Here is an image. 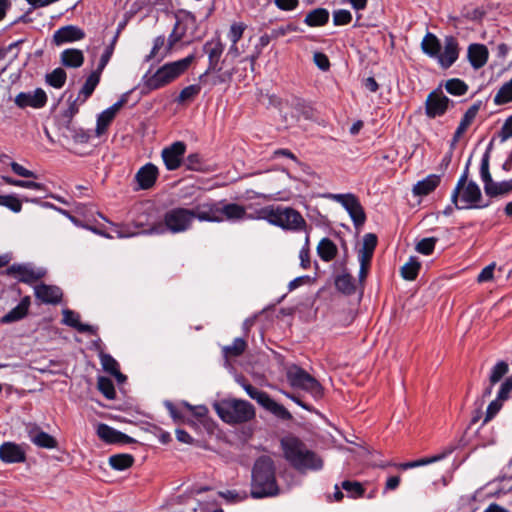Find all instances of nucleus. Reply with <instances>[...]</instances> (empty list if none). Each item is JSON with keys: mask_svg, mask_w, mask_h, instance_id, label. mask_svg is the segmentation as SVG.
Segmentation results:
<instances>
[{"mask_svg": "<svg viewBox=\"0 0 512 512\" xmlns=\"http://www.w3.org/2000/svg\"><path fill=\"white\" fill-rule=\"evenodd\" d=\"M341 488L353 499L362 498L365 493L364 486L358 481L344 480L341 482Z\"/></svg>", "mask_w": 512, "mask_h": 512, "instance_id": "nucleus-47", "label": "nucleus"}, {"mask_svg": "<svg viewBox=\"0 0 512 512\" xmlns=\"http://www.w3.org/2000/svg\"><path fill=\"white\" fill-rule=\"evenodd\" d=\"M332 16L335 26L348 25L352 21V14L347 9L334 10Z\"/></svg>", "mask_w": 512, "mask_h": 512, "instance_id": "nucleus-62", "label": "nucleus"}, {"mask_svg": "<svg viewBox=\"0 0 512 512\" xmlns=\"http://www.w3.org/2000/svg\"><path fill=\"white\" fill-rule=\"evenodd\" d=\"M459 57V46L457 40L450 36L445 39L444 51L439 53L438 62L442 68L448 69Z\"/></svg>", "mask_w": 512, "mask_h": 512, "instance_id": "nucleus-22", "label": "nucleus"}, {"mask_svg": "<svg viewBox=\"0 0 512 512\" xmlns=\"http://www.w3.org/2000/svg\"><path fill=\"white\" fill-rule=\"evenodd\" d=\"M334 284L336 289L345 295H352L356 291L355 281L348 273L336 276Z\"/></svg>", "mask_w": 512, "mask_h": 512, "instance_id": "nucleus-39", "label": "nucleus"}, {"mask_svg": "<svg viewBox=\"0 0 512 512\" xmlns=\"http://www.w3.org/2000/svg\"><path fill=\"white\" fill-rule=\"evenodd\" d=\"M440 181V176L435 174L428 175L414 185L412 190L413 194L416 196H426L438 187Z\"/></svg>", "mask_w": 512, "mask_h": 512, "instance_id": "nucleus-29", "label": "nucleus"}, {"mask_svg": "<svg viewBox=\"0 0 512 512\" xmlns=\"http://www.w3.org/2000/svg\"><path fill=\"white\" fill-rule=\"evenodd\" d=\"M114 118L115 117L112 114H110L106 109L102 111L97 117L95 129L96 135H103L107 131L110 124L113 122Z\"/></svg>", "mask_w": 512, "mask_h": 512, "instance_id": "nucleus-54", "label": "nucleus"}, {"mask_svg": "<svg viewBox=\"0 0 512 512\" xmlns=\"http://www.w3.org/2000/svg\"><path fill=\"white\" fill-rule=\"evenodd\" d=\"M241 386L249 395V397L252 398L253 400H256L257 403L260 404L261 406H263L267 399L270 397L268 393L257 389L256 387H254L253 385L246 381H243L241 383Z\"/></svg>", "mask_w": 512, "mask_h": 512, "instance_id": "nucleus-52", "label": "nucleus"}, {"mask_svg": "<svg viewBox=\"0 0 512 512\" xmlns=\"http://www.w3.org/2000/svg\"><path fill=\"white\" fill-rule=\"evenodd\" d=\"M118 39V33L113 37L112 42L105 48L103 54L101 55L100 61L98 63V66L95 70L99 72H103L106 65L109 63L115 49V44Z\"/></svg>", "mask_w": 512, "mask_h": 512, "instance_id": "nucleus-57", "label": "nucleus"}, {"mask_svg": "<svg viewBox=\"0 0 512 512\" xmlns=\"http://www.w3.org/2000/svg\"><path fill=\"white\" fill-rule=\"evenodd\" d=\"M441 48V42L437 36L431 32H427L421 42L423 53L431 58H438Z\"/></svg>", "mask_w": 512, "mask_h": 512, "instance_id": "nucleus-32", "label": "nucleus"}, {"mask_svg": "<svg viewBox=\"0 0 512 512\" xmlns=\"http://www.w3.org/2000/svg\"><path fill=\"white\" fill-rule=\"evenodd\" d=\"M31 300L29 296H25L21 299L19 304L11 309L7 314L1 318L2 324H9L17 322L26 317L29 311Z\"/></svg>", "mask_w": 512, "mask_h": 512, "instance_id": "nucleus-26", "label": "nucleus"}, {"mask_svg": "<svg viewBox=\"0 0 512 512\" xmlns=\"http://www.w3.org/2000/svg\"><path fill=\"white\" fill-rule=\"evenodd\" d=\"M205 213L203 202L192 208L173 207L163 215V224L172 234H179L190 230L195 220L205 222L201 215Z\"/></svg>", "mask_w": 512, "mask_h": 512, "instance_id": "nucleus-5", "label": "nucleus"}, {"mask_svg": "<svg viewBox=\"0 0 512 512\" xmlns=\"http://www.w3.org/2000/svg\"><path fill=\"white\" fill-rule=\"evenodd\" d=\"M85 38V32L74 25H66L60 27L53 34V42L55 45L60 46L65 43L80 41Z\"/></svg>", "mask_w": 512, "mask_h": 512, "instance_id": "nucleus-20", "label": "nucleus"}, {"mask_svg": "<svg viewBox=\"0 0 512 512\" xmlns=\"http://www.w3.org/2000/svg\"><path fill=\"white\" fill-rule=\"evenodd\" d=\"M63 320L62 322L76 329L80 333H89L91 335H96L98 328L89 324H84L80 321V315L70 309H64L63 312Z\"/></svg>", "mask_w": 512, "mask_h": 512, "instance_id": "nucleus-24", "label": "nucleus"}, {"mask_svg": "<svg viewBox=\"0 0 512 512\" xmlns=\"http://www.w3.org/2000/svg\"><path fill=\"white\" fill-rule=\"evenodd\" d=\"M109 465L117 471H123L130 467L135 462L134 456L128 453L114 454L109 457Z\"/></svg>", "mask_w": 512, "mask_h": 512, "instance_id": "nucleus-37", "label": "nucleus"}, {"mask_svg": "<svg viewBox=\"0 0 512 512\" xmlns=\"http://www.w3.org/2000/svg\"><path fill=\"white\" fill-rule=\"evenodd\" d=\"M25 431L29 440L39 448L56 449L58 447L57 439L43 431L42 428L35 423L26 424Z\"/></svg>", "mask_w": 512, "mask_h": 512, "instance_id": "nucleus-14", "label": "nucleus"}, {"mask_svg": "<svg viewBox=\"0 0 512 512\" xmlns=\"http://www.w3.org/2000/svg\"><path fill=\"white\" fill-rule=\"evenodd\" d=\"M255 218L266 220L271 225L283 230L300 232L307 230L306 220L300 212L292 207L268 205L255 211Z\"/></svg>", "mask_w": 512, "mask_h": 512, "instance_id": "nucleus-3", "label": "nucleus"}, {"mask_svg": "<svg viewBox=\"0 0 512 512\" xmlns=\"http://www.w3.org/2000/svg\"><path fill=\"white\" fill-rule=\"evenodd\" d=\"M289 384L309 393L315 400L324 396V388L320 382L300 366H291L286 373Z\"/></svg>", "mask_w": 512, "mask_h": 512, "instance_id": "nucleus-8", "label": "nucleus"}, {"mask_svg": "<svg viewBox=\"0 0 512 512\" xmlns=\"http://www.w3.org/2000/svg\"><path fill=\"white\" fill-rule=\"evenodd\" d=\"M490 202L482 203V192L479 185L471 180L467 185L461 189L457 206L454 207L458 210L462 209H483L487 208Z\"/></svg>", "mask_w": 512, "mask_h": 512, "instance_id": "nucleus-11", "label": "nucleus"}, {"mask_svg": "<svg viewBox=\"0 0 512 512\" xmlns=\"http://www.w3.org/2000/svg\"><path fill=\"white\" fill-rule=\"evenodd\" d=\"M292 107L305 119H311L313 117L312 107L301 98H294L292 101Z\"/></svg>", "mask_w": 512, "mask_h": 512, "instance_id": "nucleus-58", "label": "nucleus"}, {"mask_svg": "<svg viewBox=\"0 0 512 512\" xmlns=\"http://www.w3.org/2000/svg\"><path fill=\"white\" fill-rule=\"evenodd\" d=\"M453 105V101H451L441 90V87L436 88L432 92H430L425 101V113L426 116L430 119H434L436 117L443 116L449 105Z\"/></svg>", "mask_w": 512, "mask_h": 512, "instance_id": "nucleus-13", "label": "nucleus"}, {"mask_svg": "<svg viewBox=\"0 0 512 512\" xmlns=\"http://www.w3.org/2000/svg\"><path fill=\"white\" fill-rule=\"evenodd\" d=\"M14 101L19 108L32 107L35 109H40L46 105L47 95L42 88H37L33 93L20 92L16 95Z\"/></svg>", "mask_w": 512, "mask_h": 512, "instance_id": "nucleus-17", "label": "nucleus"}, {"mask_svg": "<svg viewBox=\"0 0 512 512\" xmlns=\"http://www.w3.org/2000/svg\"><path fill=\"white\" fill-rule=\"evenodd\" d=\"M512 102V79L504 83L494 97L496 105H503Z\"/></svg>", "mask_w": 512, "mask_h": 512, "instance_id": "nucleus-51", "label": "nucleus"}, {"mask_svg": "<svg viewBox=\"0 0 512 512\" xmlns=\"http://www.w3.org/2000/svg\"><path fill=\"white\" fill-rule=\"evenodd\" d=\"M332 199L341 204L351 217L354 227L358 230L366 222V213L358 197L352 193L333 194Z\"/></svg>", "mask_w": 512, "mask_h": 512, "instance_id": "nucleus-10", "label": "nucleus"}, {"mask_svg": "<svg viewBox=\"0 0 512 512\" xmlns=\"http://www.w3.org/2000/svg\"><path fill=\"white\" fill-rule=\"evenodd\" d=\"M101 74V72L93 70L87 77L77 97V100H80V104H84L92 96L100 82Z\"/></svg>", "mask_w": 512, "mask_h": 512, "instance_id": "nucleus-28", "label": "nucleus"}, {"mask_svg": "<svg viewBox=\"0 0 512 512\" xmlns=\"http://www.w3.org/2000/svg\"><path fill=\"white\" fill-rule=\"evenodd\" d=\"M186 152V144L176 141L162 150L161 156L165 167L169 171L178 169L181 166L183 156Z\"/></svg>", "mask_w": 512, "mask_h": 512, "instance_id": "nucleus-15", "label": "nucleus"}, {"mask_svg": "<svg viewBox=\"0 0 512 512\" xmlns=\"http://www.w3.org/2000/svg\"><path fill=\"white\" fill-rule=\"evenodd\" d=\"M214 75L210 76L208 75V81L206 83H203L204 85H210L211 87H215L220 84H227L230 83L232 80V77L234 75V69L227 70L222 72H213Z\"/></svg>", "mask_w": 512, "mask_h": 512, "instance_id": "nucleus-48", "label": "nucleus"}, {"mask_svg": "<svg viewBox=\"0 0 512 512\" xmlns=\"http://www.w3.org/2000/svg\"><path fill=\"white\" fill-rule=\"evenodd\" d=\"M421 269V263L416 257H410L409 260L401 267L400 274L403 279L413 281L417 278Z\"/></svg>", "mask_w": 512, "mask_h": 512, "instance_id": "nucleus-41", "label": "nucleus"}, {"mask_svg": "<svg viewBox=\"0 0 512 512\" xmlns=\"http://www.w3.org/2000/svg\"><path fill=\"white\" fill-rule=\"evenodd\" d=\"M512 192V178L507 181L493 182L491 186L486 187L485 194L490 198L504 196Z\"/></svg>", "mask_w": 512, "mask_h": 512, "instance_id": "nucleus-40", "label": "nucleus"}, {"mask_svg": "<svg viewBox=\"0 0 512 512\" xmlns=\"http://www.w3.org/2000/svg\"><path fill=\"white\" fill-rule=\"evenodd\" d=\"M482 106V101L478 100L474 104H472L467 111L464 113L458 127L456 128L454 135L451 140V148H454L463 134L466 132L468 127L472 124L474 119L476 118L480 108Z\"/></svg>", "mask_w": 512, "mask_h": 512, "instance_id": "nucleus-19", "label": "nucleus"}, {"mask_svg": "<svg viewBox=\"0 0 512 512\" xmlns=\"http://www.w3.org/2000/svg\"><path fill=\"white\" fill-rule=\"evenodd\" d=\"M437 242L438 238L436 237L423 238L417 242L415 250L422 255L429 256L433 254Z\"/></svg>", "mask_w": 512, "mask_h": 512, "instance_id": "nucleus-53", "label": "nucleus"}, {"mask_svg": "<svg viewBox=\"0 0 512 512\" xmlns=\"http://www.w3.org/2000/svg\"><path fill=\"white\" fill-rule=\"evenodd\" d=\"M338 253L336 244L329 238H322L317 245V254L324 262L332 261Z\"/></svg>", "mask_w": 512, "mask_h": 512, "instance_id": "nucleus-33", "label": "nucleus"}, {"mask_svg": "<svg viewBox=\"0 0 512 512\" xmlns=\"http://www.w3.org/2000/svg\"><path fill=\"white\" fill-rule=\"evenodd\" d=\"M271 31H272L273 39H277V38L283 37L289 33L298 32V31H300V28L298 27L297 24L290 22V23H287L286 25H282V26L273 28Z\"/></svg>", "mask_w": 512, "mask_h": 512, "instance_id": "nucleus-64", "label": "nucleus"}, {"mask_svg": "<svg viewBox=\"0 0 512 512\" xmlns=\"http://www.w3.org/2000/svg\"><path fill=\"white\" fill-rule=\"evenodd\" d=\"M100 361H101L103 370L109 374H115L116 370L119 369L118 362L110 354L101 353Z\"/></svg>", "mask_w": 512, "mask_h": 512, "instance_id": "nucleus-63", "label": "nucleus"}, {"mask_svg": "<svg viewBox=\"0 0 512 512\" xmlns=\"http://www.w3.org/2000/svg\"><path fill=\"white\" fill-rule=\"evenodd\" d=\"M203 51L208 55V67L206 71L199 76V81L201 83H206L208 81L209 74H212V72H220L222 70L219 66V62L224 51V44L220 37H216L204 44Z\"/></svg>", "mask_w": 512, "mask_h": 512, "instance_id": "nucleus-12", "label": "nucleus"}, {"mask_svg": "<svg viewBox=\"0 0 512 512\" xmlns=\"http://www.w3.org/2000/svg\"><path fill=\"white\" fill-rule=\"evenodd\" d=\"M196 30L197 20L195 15L190 11L180 10L176 14V23L168 37V49H171L177 42L185 37H189L188 42H190Z\"/></svg>", "mask_w": 512, "mask_h": 512, "instance_id": "nucleus-9", "label": "nucleus"}, {"mask_svg": "<svg viewBox=\"0 0 512 512\" xmlns=\"http://www.w3.org/2000/svg\"><path fill=\"white\" fill-rule=\"evenodd\" d=\"M0 460L7 464L23 463L26 461V451L21 444L4 442L0 445Z\"/></svg>", "mask_w": 512, "mask_h": 512, "instance_id": "nucleus-18", "label": "nucleus"}, {"mask_svg": "<svg viewBox=\"0 0 512 512\" xmlns=\"http://www.w3.org/2000/svg\"><path fill=\"white\" fill-rule=\"evenodd\" d=\"M158 175L159 171L157 166L153 163H147L137 171L135 180L137 181L140 189L148 190L155 185Z\"/></svg>", "mask_w": 512, "mask_h": 512, "instance_id": "nucleus-23", "label": "nucleus"}, {"mask_svg": "<svg viewBox=\"0 0 512 512\" xmlns=\"http://www.w3.org/2000/svg\"><path fill=\"white\" fill-rule=\"evenodd\" d=\"M276 468L271 457L263 455L256 459L252 468L251 497L262 499L279 495Z\"/></svg>", "mask_w": 512, "mask_h": 512, "instance_id": "nucleus-2", "label": "nucleus"}, {"mask_svg": "<svg viewBox=\"0 0 512 512\" xmlns=\"http://www.w3.org/2000/svg\"><path fill=\"white\" fill-rule=\"evenodd\" d=\"M377 243L378 237L376 234L367 233L363 236L362 248L358 253L359 262L371 263Z\"/></svg>", "mask_w": 512, "mask_h": 512, "instance_id": "nucleus-27", "label": "nucleus"}, {"mask_svg": "<svg viewBox=\"0 0 512 512\" xmlns=\"http://www.w3.org/2000/svg\"><path fill=\"white\" fill-rule=\"evenodd\" d=\"M247 348V342L243 338H235L232 345L224 346L222 348L223 356L228 362L230 357L241 356Z\"/></svg>", "mask_w": 512, "mask_h": 512, "instance_id": "nucleus-43", "label": "nucleus"}, {"mask_svg": "<svg viewBox=\"0 0 512 512\" xmlns=\"http://www.w3.org/2000/svg\"><path fill=\"white\" fill-rule=\"evenodd\" d=\"M493 143L490 142L485 153L482 156L481 164H480V178L484 183V192L486 191V187L491 186L494 182L492 175L490 173V151L492 149Z\"/></svg>", "mask_w": 512, "mask_h": 512, "instance_id": "nucleus-34", "label": "nucleus"}, {"mask_svg": "<svg viewBox=\"0 0 512 512\" xmlns=\"http://www.w3.org/2000/svg\"><path fill=\"white\" fill-rule=\"evenodd\" d=\"M0 205L7 207L14 213L22 210L21 201L14 195H0Z\"/></svg>", "mask_w": 512, "mask_h": 512, "instance_id": "nucleus-61", "label": "nucleus"}, {"mask_svg": "<svg viewBox=\"0 0 512 512\" xmlns=\"http://www.w3.org/2000/svg\"><path fill=\"white\" fill-rule=\"evenodd\" d=\"M164 406L165 408L167 409V411L169 412L170 416L172 417V419L179 423H185L191 427H196L197 424L195 421L191 420V419H187L185 418V416L183 415V413L181 412V410L179 408H177L171 401H165L164 402Z\"/></svg>", "mask_w": 512, "mask_h": 512, "instance_id": "nucleus-49", "label": "nucleus"}, {"mask_svg": "<svg viewBox=\"0 0 512 512\" xmlns=\"http://www.w3.org/2000/svg\"><path fill=\"white\" fill-rule=\"evenodd\" d=\"M508 370L509 366L505 361L497 362L496 365L492 368L489 378L492 385H495L497 382H499L502 377L507 374Z\"/></svg>", "mask_w": 512, "mask_h": 512, "instance_id": "nucleus-59", "label": "nucleus"}, {"mask_svg": "<svg viewBox=\"0 0 512 512\" xmlns=\"http://www.w3.org/2000/svg\"><path fill=\"white\" fill-rule=\"evenodd\" d=\"M66 79L67 73L61 67L55 68L45 76L46 83L56 89L62 88L65 85Z\"/></svg>", "mask_w": 512, "mask_h": 512, "instance_id": "nucleus-45", "label": "nucleus"}, {"mask_svg": "<svg viewBox=\"0 0 512 512\" xmlns=\"http://www.w3.org/2000/svg\"><path fill=\"white\" fill-rule=\"evenodd\" d=\"M330 13L326 8H315L309 11L303 22L308 27H322L329 22Z\"/></svg>", "mask_w": 512, "mask_h": 512, "instance_id": "nucleus-30", "label": "nucleus"}, {"mask_svg": "<svg viewBox=\"0 0 512 512\" xmlns=\"http://www.w3.org/2000/svg\"><path fill=\"white\" fill-rule=\"evenodd\" d=\"M97 388L107 399H115L116 391L113 381L110 378L105 376L98 377Z\"/></svg>", "mask_w": 512, "mask_h": 512, "instance_id": "nucleus-50", "label": "nucleus"}, {"mask_svg": "<svg viewBox=\"0 0 512 512\" xmlns=\"http://www.w3.org/2000/svg\"><path fill=\"white\" fill-rule=\"evenodd\" d=\"M247 25L243 22H234L229 29L228 38L231 43L237 44L239 40L243 37L244 31L246 30Z\"/></svg>", "mask_w": 512, "mask_h": 512, "instance_id": "nucleus-60", "label": "nucleus"}, {"mask_svg": "<svg viewBox=\"0 0 512 512\" xmlns=\"http://www.w3.org/2000/svg\"><path fill=\"white\" fill-rule=\"evenodd\" d=\"M8 276H13L19 282L32 284L44 277L45 273L42 270H34L28 264H13L9 266L5 272Z\"/></svg>", "mask_w": 512, "mask_h": 512, "instance_id": "nucleus-16", "label": "nucleus"}, {"mask_svg": "<svg viewBox=\"0 0 512 512\" xmlns=\"http://www.w3.org/2000/svg\"><path fill=\"white\" fill-rule=\"evenodd\" d=\"M59 130L63 137L71 138L76 143H87L90 139V134L87 131L82 128H77L74 124H70V126H65Z\"/></svg>", "mask_w": 512, "mask_h": 512, "instance_id": "nucleus-38", "label": "nucleus"}, {"mask_svg": "<svg viewBox=\"0 0 512 512\" xmlns=\"http://www.w3.org/2000/svg\"><path fill=\"white\" fill-rule=\"evenodd\" d=\"M204 212L201 217L205 222L220 223L224 220L237 221L246 217V209L237 203H226L225 200H208L203 202Z\"/></svg>", "mask_w": 512, "mask_h": 512, "instance_id": "nucleus-7", "label": "nucleus"}, {"mask_svg": "<svg viewBox=\"0 0 512 512\" xmlns=\"http://www.w3.org/2000/svg\"><path fill=\"white\" fill-rule=\"evenodd\" d=\"M452 452V449H448L447 451L431 456V457H425L414 461L404 462L397 465V467L401 470H408L412 468H417L420 466H424L427 464H431L437 461H440L444 459L447 455H449Z\"/></svg>", "mask_w": 512, "mask_h": 512, "instance_id": "nucleus-35", "label": "nucleus"}, {"mask_svg": "<svg viewBox=\"0 0 512 512\" xmlns=\"http://www.w3.org/2000/svg\"><path fill=\"white\" fill-rule=\"evenodd\" d=\"M469 162L467 163L462 175L459 177L452 193H451V202L457 206V201L459 200L461 189L469 183L468 174H469Z\"/></svg>", "mask_w": 512, "mask_h": 512, "instance_id": "nucleus-56", "label": "nucleus"}, {"mask_svg": "<svg viewBox=\"0 0 512 512\" xmlns=\"http://www.w3.org/2000/svg\"><path fill=\"white\" fill-rule=\"evenodd\" d=\"M262 407L283 421H290L293 418L292 414L282 404L277 403L271 397L267 399Z\"/></svg>", "mask_w": 512, "mask_h": 512, "instance_id": "nucleus-42", "label": "nucleus"}, {"mask_svg": "<svg viewBox=\"0 0 512 512\" xmlns=\"http://www.w3.org/2000/svg\"><path fill=\"white\" fill-rule=\"evenodd\" d=\"M219 418L228 424H242L255 417L254 406L240 399H222L213 403Z\"/></svg>", "mask_w": 512, "mask_h": 512, "instance_id": "nucleus-6", "label": "nucleus"}, {"mask_svg": "<svg viewBox=\"0 0 512 512\" xmlns=\"http://www.w3.org/2000/svg\"><path fill=\"white\" fill-rule=\"evenodd\" d=\"M468 60L474 69H480L486 65L489 51L484 44H470L467 51Z\"/></svg>", "mask_w": 512, "mask_h": 512, "instance_id": "nucleus-25", "label": "nucleus"}, {"mask_svg": "<svg viewBox=\"0 0 512 512\" xmlns=\"http://www.w3.org/2000/svg\"><path fill=\"white\" fill-rule=\"evenodd\" d=\"M195 60L194 54H189L183 59L169 62L160 67L153 75L144 76V86L142 93L160 89L182 75Z\"/></svg>", "mask_w": 512, "mask_h": 512, "instance_id": "nucleus-4", "label": "nucleus"}, {"mask_svg": "<svg viewBox=\"0 0 512 512\" xmlns=\"http://www.w3.org/2000/svg\"><path fill=\"white\" fill-rule=\"evenodd\" d=\"M120 431L114 429L113 427L100 423L97 427V435L98 437L108 444H116L118 443V437H119Z\"/></svg>", "mask_w": 512, "mask_h": 512, "instance_id": "nucleus-44", "label": "nucleus"}, {"mask_svg": "<svg viewBox=\"0 0 512 512\" xmlns=\"http://www.w3.org/2000/svg\"><path fill=\"white\" fill-rule=\"evenodd\" d=\"M61 64L68 68H79L84 63V54L81 50L68 48L61 52Z\"/></svg>", "mask_w": 512, "mask_h": 512, "instance_id": "nucleus-31", "label": "nucleus"}, {"mask_svg": "<svg viewBox=\"0 0 512 512\" xmlns=\"http://www.w3.org/2000/svg\"><path fill=\"white\" fill-rule=\"evenodd\" d=\"M200 91L201 87L199 85H189L180 91L176 102L178 104H183L185 102L192 101L200 93Z\"/></svg>", "mask_w": 512, "mask_h": 512, "instance_id": "nucleus-55", "label": "nucleus"}, {"mask_svg": "<svg viewBox=\"0 0 512 512\" xmlns=\"http://www.w3.org/2000/svg\"><path fill=\"white\" fill-rule=\"evenodd\" d=\"M444 87L446 91L453 96H463L467 93L469 87L465 83V81L459 79V78H451L448 79Z\"/></svg>", "mask_w": 512, "mask_h": 512, "instance_id": "nucleus-46", "label": "nucleus"}, {"mask_svg": "<svg viewBox=\"0 0 512 512\" xmlns=\"http://www.w3.org/2000/svg\"><path fill=\"white\" fill-rule=\"evenodd\" d=\"M80 100L74 99L69 100V106L65 109L58 118V128L62 129L65 126L73 124L74 116L79 112Z\"/></svg>", "mask_w": 512, "mask_h": 512, "instance_id": "nucleus-36", "label": "nucleus"}, {"mask_svg": "<svg viewBox=\"0 0 512 512\" xmlns=\"http://www.w3.org/2000/svg\"><path fill=\"white\" fill-rule=\"evenodd\" d=\"M284 459L300 473L319 471L323 468V459L298 437L288 435L280 440Z\"/></svg>", "mask_w": 512, "mask_h": 512, "instance_id": "nucleus-1", "label": "nucleus"}, {"mask_svg": "<svg viewBox=\"0 0 512 512\" xmlns=\"http://www.w3.org/2000/svg\"><path fill=\"white\" fill-rule=\"evenodd\" d=\"M35 296L45 304H58L62 300V290L58 286L41 283L34 288Z\"/></svg>", "mask_w": 512, "mask_h": 512, "instance_id": "nucleus-21", "label": "nucleus"}]
</instances>
